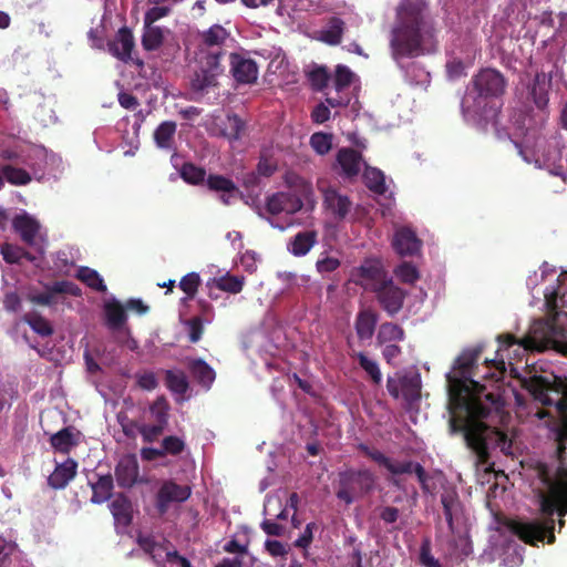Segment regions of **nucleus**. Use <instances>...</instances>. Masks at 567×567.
I'll use <instances>...</instances> for the list:
<instances>
[{
	"instance_id": "1",
	"label": "nucleus",
	"mask_w": 567,
	"mask_h": 567,
	"mask_svg": "<svg viewBox=\"0 0 567 567\" xmlns=\"http://www.w3.org/2000/svg\"><path fill=\"white\" fill-rule=\"evenodd\" d=\"M545 305L553 315L547 320L534 323L532 336L518 340L515 336L506 333L497 337L499 347L496 357L485 360L487 367L492 365L498 372L491 374V378L501 379L506 372V360L511 367V373L520 381L522 386L527 390L534 400L545 406L555 405L560 415V425L557 430L559 452L565 450L567 442V379L551 374L533 375L520 378L517 370L513 368L511 348L514 357L523 354L528 349L553 348L567 357V272L557 278V285L545 290Z\"/></svg>"
},
{
	"instance_id": "2",
	"label": "nucleus",
	"mask_w": 567,
	"mask_h": 567,
	"mask_svg": "<svg viewBox=\"0 0 567 567\" xmlns=\"http://www.w3.org/2000/svg\"><path fill=\"white\" fill-rule=\"evenodd\" d=\"M482 349L463 351L454 363L460 378L452 381L450 433H462L466 446L475 454L476 465H489V445L498 447L504 455H513V441L507 433L484 420L499 416L503 401L498 393L486 391V386L471 378L472 370L481 357Z\"/></svg>"
},
{
	"instance_id": "3",
	"label": "nucleus",
	"mask_w": 567,
	"mask_h": 567,
	"mask_svg": "<svg viewBox=\"0 0 567 567\" xmlns=\"http://www.w3.org/2000/svg\"><path fill=\"white\" fill-rule=\"evenodd\" d=\"M424 0H403L396 12L390 45L398 61L429 53L434 48L433 34L424 20Z\"/></svg>"
},
{
	"instance_id": "4",
	"label": "nucleus",
	"mask_w": 567,
	"mask_h": 567,
	"mask_svg": "<svg viewBox=\"0 0 567 567\" xmlns=\"http://www.w3.org/2000/svg\"><path fill=\"white\" fill-rule=\"evenodd\" d=\"M506 87L503 74L495 69H483L472 80L467 87L461 107L464 120L474 125L484 127L494 123L498 114L495 99L499 97Z\"/></svg>"
},
{
	"instance_id": "5",
	"label": "nucleus",
	"mask_w": 567,
	"mask_h": 567,
	"mask_svg": "<svg viewBox=\"0 0 567 567\" xmlns=\"http://www.w3.org/2000/svg\"><path fill=\"white\" fill-rule=\"evenodd\" d=\"M539 512L542 518L527 523L516 522L512 530L526 544L535 545L537 542H555L554 516L565 517L567 515V477L559 480L549 487L547 494L539 495Z\"/></svg>"
},
{
	"instance_id": "6",
	"label": "nucleus",
	"mask_w": 567,
	"mask_h": 567,
	"mask_svg": "<svg viewBox=\"0 0 567 567\" xmlns=\"http://www.w3.org/2000/svg\"><path fill=\"white\" fill-rule=\"evenodd\" d=\"M290 186L293 187V192H278L267 197L266 210L270 215L282 213L293 215L300 212L303 206L308 210H313L317 202L311 183L301 177H296Z\"/></svg>"
},
{
	"instance_id": "7",
	"label": "nucleus",
	"mask_w": 567,
	"mask_h": 567,
	"mask_svg": "<svg viewBox=\"0 0 567 567\" xmlns=\"http://www.w3.org/2000/svg\"><path fill=\"white\" fill-rule=\"evenodd\" d=\"M359 450L371 461L377 463L379 466L384 467L390 474L393 476H399L403 474H411L414 473L423 493H430L431 488L429 485L430 475L425 471V468L420 464L419 462L414 461H395L391 457L383 454L381 451L370 447L365 444H360ZM391 484L395 487H401L400 480L396 477H393L390 480Z\"/></svg>"
},
{
	"instance_id": "8",
	"label": "nucleus",
	"mask_w": 567,
	"mask_h": 567,
	"mask_svg": "<svg viewBox=\"0 0 567 567\" xmlns=\"http://www.w3.org/2000/svg\"><path fill=\"white\" fill-rule=\"evenodd\" d=\"M551 84V78L545 73L540 72L535 75L533 83L529 86V96L540 111L539 117L537 122L530 116H525L523 118L522 125H518L515 128V132L511 134L509 138L512 142H517L520 138L530 137L534 138V131L538 123H543L545 120L544 110L548 102V92Z\"/></svg>"
},
{
	"instance_id": "9",
	"label": "nucleus",
	"mask_w": 567,
	"mask_h": 567,
	"mask_svg": "<svg viewBox=\"0 0 567 567\" xmlns=\"http://www.w3.org/2000/svg\"><path fill=\"white\" fill-rule=\"evenodd\" d=\"M375 483L373 473L368 468H349L339 473L336 496L344 504L350 505L357 498L372 492Z\"/></svg>"
},
{
	"instance_id": "10",
	"label": "nucleus",
	"mask_w": 567,
	"mask_h": 567,
	"mask_svg": "<svg viewBox=\"0 0 567 567\" xmlns=\"http://www.w3.org/2000/svg\"><path fill=\"white\" fill-rule=\"evenodd\" d=\"M357 75L346 65H338L331 86H328L327 102L332 109L346 106L350 103L358 89Z\"/></svg>"
},
{
	"instance_id": "11",
	"label": "nucleus",
	"mask_w": 567,
	"mask_h": 567,
	"mask_svg": "<svg viewBox=\"0 0 567 567\" xmlns=\"http://www.w3.org/2000/svg\"><path fill=\"white\" fill-rule=\"evenodd\" d=\"M372 292L375 295L380 307L389 317H394L402 310L406 298V291L396 286L392 278L374 285Z\"/></svg>"
},
{
	"instance_id": "12",
	"label": "nucleus",
	"mask_w": 567,
	"mask_h": 567,
	"mask_svg": "<svg viewBox=\"0 0 567 567\" xmlns=\"http://www.w3.org/2000/svg\"><path fill=\"white\" fill-rule=\"evenodd\" d=\"M518 153L528 164L550 168L560 159L557 144H515Z\"/></svg>"
},
{
	"instance_id": "13",
	"label": "nucleus",
	"mask_w": 567,
	"mask_h": 567,
	"mask_svg": "<svg viewBox=\"0 0 567 567\" xmlns=\"http://www.w3.org/2000/svg\"><path fill=\"white\" fill-rule=\"evenodd\" d=\"M223 71L224 69L220 64L218 52L200 56V66L192 79V87L195 91H205L216 85V79Z\"/></svg>"
},
{
	"instance_id": "14",
	"label": "nucleus",
	"mask_w": 567,
	"mask_h": 567,
	"mask_svg": "<svg viewBox=\"0 0 567 567\" xmlns=\"http://www.w3.org/2000/svg\"><path fill=\"white\" fill-rule=\"evenodd\" d=\"M192 495L188 485H179L173 480L165 481L156 494V509L161 515L167 513L171 503H183Z\"/></svg>"
},
{
	"instance_id": "15",
	"label": "nucleus",
	"mask_w": 567,
	"mask_h": 567,
	"mask_svg": "<svg viewBox=\"0 0 567 567\" xmlns=\"http://www.w3.org/2000/svg\"><path fill=\"white\" fill-rule=\"evenodd\" d=\"M43 292L30 293L29 300L34 305L54 306L56 305V295H70L74 297L81 296V289L78 285L69 280L54 281L44 287Z\"/></svg>"
},
{
	"instance_id": "16",
	"label": "nucleus",
	"mask_w": 567,
	"mask_h": 567,
	"mask_svg": "<svg viewBox=\"0 0 567 567\" xmlns=\"http://www.w3.org/2000/svg\"><path fill=\"white\" fill-rule=\"evenodd\" d=\"M352 278L357 285L372 292V287L388 279L381 264L377 260L367 259L359 267L352 270Z\"/></svg>"
},
{
	"instance_id": "17",
	"label": "nucleus",
	"mask_w": 567,
	"mask_h": 567,
	"mask_svg": "<svg viewBox=\"0 0 567 567\" xmlns=\"http://www.w3.org/2000/svg\"><path fill=\"white\" fill-rule=\"evenodd\" d=\"M318 189L323 195V206L334 218L342 220L351 210L352 203L348 196L341 195L336 188L326 187L322 181L317 183Z\"/></svg>"
},
{
	"instance_id": "18",
	"label": "nucleus",
	"mask_w": 567,
	"mask_h": 567,
	"mask_svg": "<svg viewBox=\"0 0 567 567\" xmlns=\"http://www.w3.org/2000/svg\"><path fill=\"white\" fill-rule=\"evenodd\" d=\"M229 60L230 72L238 83L252 84L257 81L258 66L254 60L238 53H231Z\"/></svg>"
},
{
	"instance_id": "19",
	"label": "nucleus",
	"mask_w": 567,
	"mask_h": 567,
	"mask_svg": "<svg viewBox=\"0 0 567 567\" xmlns=\"http://www.w3.org/2000/svg\"><path fill=\"white\" fill-rule=\"evenodd\" d=\"M337 162L340 167L339 174L349 179L357 177L363 165L361 153L350 147L339 150Z\"/></svg>"
},
{
	"instance_id": "20",
	"label": "nucleus",
	"mask_w": 567,
	"mask_h": 567,
	"mask_svg": "<svg viewBox=\"0 0 567 567\" xmlns=\"http://www.w3.org/2000/svg\"><path fill=\"white\" fill-rule=\"evenodd\" d=\"M229 37L228 31L220 24H214L200 33V54L205 56L208 53H219L221 56V45Z\"/></svg>"
},
{
	"instance_id": "21",
	"label": "nucleus",
	"mask_w": 567,
	"mask_h": 567,
	"mask_svg": "<svg viewBox=\"0 0 567 567\" xmlns=\"http://www.w3.org/2000/svg\"><path fill=\"white\" fill-rule=\"evenodd\" d=\"M114 475L120 487H132L138 477V462L135 455H124L115 466Z\"/></svg>"
},
{
	"instance_id": "22",
	"label": "nucleus",
	"mask_w": 567,
	"mask_h": 567,
	"mask_svg": "<svg viewBox=\"0 0 567 567\" xmlns=\"http://www.w3.org/2000/svg\"><path fill=\"white\" fill-rule=\"evenodd\" d=\"M392 245L399 255L413 256L420 251L422 241L411 228L402 227L395 231Z\"/></svg>"
},
{
	"instance_id": "23",
	"label": "nucleus",
	"mask_w": 567,
	"mask_h": 567,
	"mask_svg": "<svg viewBox=\"0 0 567 567\" xmlns=\"http://www.w3.org/2000/svg\"><path fill=\"white\" fill-rule=\"evenodd\" d=\"M78 463L73 458H68L58 464L54 471L48 477V484L54 489H63L75 477Z\"/></svg>"
},
{
	"instance_id": "24",
	"label": "nucleus",
	"mask_w": 567,
	"mask_h": 567,
	"mask_svg": "<svg viewBox=\"0 0 567 567\" xmlns=\"http://www.w3.org/2000/svg\"><path fill=\"white\" fill-rule=\"evenodd\" d=\"M379 321V315L368 308L362 309L357 313L354 321V330L360 341L371 340Z\"/></svg>"
},
{
	"instance_id": "25",
	"label": "nucleus",
	"mask_w": 567,
	"mask_h": 567,
	"mask_svg": "<svg viewBox=\"0 0 567 567\" xmlns=\"http://www.w3.org/2000/svg\"><path fill=\"white\" fill-rule=\"evenodd\" d=\"M318 243V231L308 229L297 233L287 244L288 251L295 257L306 256Z\"/></svg>"
},
{
	"instance_id": "26",
	"label": "nucleus",
	"mask_w": 567,
	"mask_h": 567,
	"mask_svg": "<svg viewBox=\"0 0 567 567\" xmlns=\"http://www.w3.org/2000/svg\"><path fill=\"white\" fill-rule=\"evenodd\" d=\"M133 48L134 38L132 32L126 28L120 29L114 40L109 43L111 54L121 61L130 60Z\"/></svg>"
},
{
	"instance_id": "27",
	"label": "nucleus",
	"mask_w": 567,
	"mask_h": 567,
	"mask_svg": "<svg viewBox=\"0 0 567 567\" xmlns=\"http://www.w3.org/2000/svg\"><path fill=\"white\" fill-rule=\"evenodd\" d=\"M110 511L116 525L127 527L132 524L133 509L130 498L123 493L117 494L110 503Z\"/></svg>"
},
{
	"instance_id": "28",
	"label": "nucleus",
	"mask_w": 567,
	"mask_h": 567,
	"mask_svg": "<svg viewBox=\"0 0 567 567\" xmlns=\"http://www.w3.org/2000/svg\"><path fill=\"white\" fill-rule=\"evenodd\" d=\"M187 368L198 384L206 389L212 386L215 381L216 373L206 361L203 359H190L187 363Z\"/></svg>"
},
{
	"instance_id": "29",
	"label": "nucleus",
	"mask_w": 567,
	"mask_h": 567,
	"mask_svg": "<svg viewBox=\"0 0 567 567\" xmlns=\"http://www.w3.org/2000/svg\"><path fill=\"white\" fill-rule=\"evenodd\" d=\"M125 309L117 300L105 302V323L111 330H120L126 323L127 315Z\"/></svg>"
},
{
	"instance_id": "30",
	"label": "nucleus",
	"mask_w": 567,
	"mask_h": 567,
	"mask_svg": "<svg viewBox=\"0 0 567 567\" xmlns=\"http://www.w3.org/2000/svg\"><path fill=\"white\" fill-rule=\"evenodd\" d=\"M13 227L19 233L21 239L28 245H32L39 231V224L28 215L17 216L13 219Z\"/></svg>"
},
{
	"instance_id": "31",
	"label": "nucleus",
	"mask_w": 567,
	"mask_h": 567,
	"mask_svg": "<svg viewBox=\"0 0 567 567\" xmlns=\"http://www.w3.org/2000/svg\"><path fill=\"white\" fill-rule=\"evenodd\" d=\"M92 488L91 502L94 504H102L112 497L114 488L113 476L109 473L100 475L95 483H90Z\"/></svg>"
},
{
	"instance_id": "32",
	"label": "nucleus",
	"mask_w": 567,
	"mask_h": 567,
	"mask_svg": "<svg viewBox=\"0 0 567 567\" xmlns=\"http://www.w3.org/2000/svg\"><path fill=\"white\" fill-rule=\"evenodd\" d=\"M405 339V331L402 327L393 322H383L379 327L377 333L378 346H383L390 342H400Z\"/></svg>"
},
{
	"instance_id": "33",
	"label": "nucleus",
	"mask_w": 567,
	"mask_h": 567,
	"mask_svg": "<svg viewBox=\"0 0 567 567\" xmlns=\"http://www.w3.org/2000/svg\"><path fill=\"white\" fill-rule=\"evenodd\" d=\"M244 281V277L227 274L219 278H213L207 282V287H216L219 290L236 295L243 290Z\"/></svg>"
},
{
	"instance_id": "34",
	"label": "nucleus",
	"mask_w": 567,
	"mask_h": 567,
	"mask_svg": "<svg viewBox=\"0 0 567 567\" xmlns=\"http://www.w3.org/2000/svg\"><path fill=\"white\" fill-rule=\"evenodd\" d=\"M343 27L344 23L341 19L333 18L319 31L318 39L328 44L336 45L341 41Z\"/></svg>"
},
{
	"instance_id": "35",
	"label": "nucleus",
	"mask_w": 567,
	"mask_h": 567,
	"mask_svg": "<svg viewBox=\"0 0 567 567\" xmlns=\"http://www.w3.org/2000/svg\"><path fill=\"white\" fill-rule=\"evenodd\" d=\"M350 357L358 360L360 368L370 377L373 384L379 385L382 382V373L377 361L363 352L352 351Z\"/></svg>"
},
{
	"instance_id": "36",
	"label": "nucleus",
	"mask_w": 567,
	"mask_h": 567,
	"mask_svg": "<svg viewBox=\"0 0 567 567\" xmlns=\"http://www.w3.org/2000/svg\"><path fill=\"white\" fill-rule=\"evenodd\" d=\"M52 447L61 453H69L78 444L71 427H64L50 437Z\"/></svg>"
},
{
	"instance_id": "37",
	"label": "nucleus",
	"mask_w": 567,
	"mask_h": 567,
	"mask_svg": "<svg viewBox=\"0 0 567 567\" xmlns=\"http://www.w3.org/2000/svg\"><path fill=\"white\" fill-rule=\"evenodd\" d=\"M365 186L373 193L383 195L386 192L384 174L374 167H365L363 173Z\"/></svg>"
},
{
	"instance_id": "38",
	"label": "nucleus",
	"mask_w": 567,
	"mask_h": 567,
	"mask_svg": "<svg viewBox=\"0 0 567 567\" xmlns=\"http://www.w3.org/2000/svg\"><path fill=\"white\" fill-rule=\"evenodd\" d=\"M171 405L164 395L157 396L150 405L151 417L154 423L168 425Z\"/></svg>"
},
{
	"instance_id": "39",
	"label": "nucleus",
	"mask_w": 567,
	"mask_h": 567,
	"mask_svg": "<svg viewBox=\"0 0 567 567\" xmlns=\"http://www.w3.org/2000/svg\"><path fill=\"white\" fill-rule=\"evenodd\" d=\"M0 173L11 185L23 186L31 182V175L23 168L6 164L0 167Z\"/></svg>"
},
{
	"instance_id": "40",
	"label": "nucleus",
	"mask_w": 567,
	"mask_h": 567,
	"mask_svg": "<svg viewBox=\"0 0 567 567\" xmlns=\"http://www.w3.org/2000/svg\"><path fill=\"white\" fill-rule=\"evenodd\" d=\"M165 384L169 391L176 394H185L189 388L187 378L183 371L166 370Z\"/></svg>"
},
{
	"instance_id": "41",
	"label": "nucleus",
	"mask_w": 567,
	"mask_h": 567,
	"mask_svg": "<svg viewBox=\"0 0 567 567\" xmlns=\"http://www.w3.org/2000/svg\"><path fill=\"white\" fill-rule=\"evenodd\" d=\"M23 321L28 323L31 329L41 337H50L53 334V327L41 315L37 312H29L23 316Z\"/></svg>"
},
{
	"instance_id": "42",
	"label": "nucleus",
	"mask_w": 567,
	"mask_h": 567,
	"mask_svg": "<svg viewBox=\"0 0 567 567\" xmlns=\"http://www.w3.org/2000/svg\"><path fill=\"white\" fill-rule=\"evenodd\" d=\"M164 40V31L159 27L145 25L142 37V45L147 51L157 50Z\"/></svg>"
},
{
	"instance_id": "43",
	"label": "nucleus",
	"mask_w": 567,
	"mask_h": 567,
	"mask_svg": "<svg viewBox=\"0 0 567 567\" xmlns=\"http://www.w3.org/2000/svg\"><path fill=\"white\" fill-rule=\"evenodd\" d=\"M78 278L85 285H87L90 288L99 292H105L107 289L100 274L96 270L91 269L89 267L80 268L78 272Z\"/></svg>"
},
{
	"instance_id": "44",
	"label": "nucleus",
	"mask_w": 567,
	"mask_h": 567,
	"mask_svg": "<svg viewBox=\"0 0 567 567\" xmlns=\"http://www.w3.org/2000/svg\"><path fill=\"white\" fill-rule=\"evenodd\" d=\"M244 124L237 115H228L223 121L221 136L229 141H236L243 137Z\"/></svg>"
},
{
	"instance_id": "45",
	"label": "nucleus",
	"mask_w": 567,
	"mask_h": 567,
	"mask_svg": "<svg viewBox=\"0 0 567 567\" xmlns=\"http://www.w3.org/2000/svg\"><path fill=\"white\" fill-rule=\"evenodd\" d=\"M161 447L164 453V456H177L185 451L186 444L184 440H182L181 437L176 435H168L163 439Z\"/></svg>"
},
{
	"instance_id": "46",
	"label": "nucleus",
	"mask_w": 567,
	"mask_h": 567,
	"mask_svg": "<svg viewBox=\"0 0 567 567\" xmlns=\"http://www.w3.org/2000/svg\"><path fill=\"white\" fill-rule=\"evenodd\" d=\"M182 178L189 184H199L204 182L206 172L192 163H185L181 168Z\"/></svg>"
},
{
	"instance_id": "47",
	"label": "nucleus",
	"mask_w": 567,
	"mask_h": 567,
	"mask_svg": "<svg viewBox=\"0 0 567 567\" xmlns=\"http://www.w3.org/2000/svg\"><path fill=\"white\" fill-rule=\"evenodd\" d=\"M209 189L233 194L237 190L235 183L221 175H209L207 178Z\"/></svg>"
},
{
	"instance_id": "48",
	"label": "nucleus",
	"mask_w": 567,
	"mask_h": 567,
	"mask_svg": "<svg viewBox=\"0 0 567 567\" xmlns=\"http://www.w3.org/2000/svg\"><path fill=\"white\" fill-rule=\"evenodd\" d=\"M202 279L197 272H189L185 275L179 281V288L186 293L187 299H194Z\"/></svg>"
},
{
	"instance_id": "49",
	"label": "nucleus",
	"mask_w": 567,
	"mask_h": 567,
	"mask_svg": "<svg viewBox=\"0 0 567 567\" xmlns=\"http://www.w3.org/2000/svg\"><path fill=\"white\" fill-rule=\"evenodd\" d=\"M395 276L404 284H414L419 279L417 268L408 261L402 262L394 269Z\"/></svg>"
},
{
	"instance_id": "50",
	"label": "nucleus",
	"mask_w": 567,
	"mask_h": 567,
	"mask_svg": "<svg viewBox=\"0 0 567 567\" xmlns=\"http://www.w3.org/2000/svg\"><path fill=\"white\" fill-rule=\"evenodd\" d=\"M166 425H162L158 423L146 424L143 423L138 427V433L141 434L143 441L145 443H153L157 441V439L164 433L166 430Z\"/></svg>"
},
{
	"instance_id": "51",
	"label": "nucleus",
	"mask_w": 567,
	"mask_h": 567,
	"mask_svg": "<svg viewBox=\"0 0 567 567\" xmlns=\"http://www.w3.org/2000/svg\"><path fill=\"white\" fill-rule=\"evenodd\" d=\"M1 255L8 264H20L23 260L24 249L11 244H4L1 247Z\"/></svg>"
},
{
	"instance_id": "52",
	"label": "nucleus",
	"mask_w": 567,
	"mask_h": 567,
	"mask_svg": "<svg viewBox=\"0 0 567 567\" xmlns=\"http://www.w3.org/2000/svg\"><path fill=\"white\" fill-rule=\"evenodd\" d=\"M116 420L121 425V429L126 437L134 439L136 436V432H138V427L141 424L130 419L125 412H118L116 415Z\"/></svg>"
},
{
	"instance_id": "53",
	"label": "nucleus",
	"mask_w": 567,
	"mask_h": 567,
	"mask_svg": "<svg viewBox=\"0 0 567 567\" xmlns=\"http://www.w3.org/2000/svg\"><path fill=\"white\" fill-rule=\"evenodd\" d=\"M420 564L423 567H442L439 559H436L431 553L430 540H424L420 547Z\"/></svg>"
},
{
	"instance_id": "54",
	"label": "nucleus",
	"mask_w": 567,
	"mask_h": 567,
	"mask_svg": "<svg viewBox=\"0 0 567 567\" xmlns=\"http://www.w3.org/2000/svg\"><path fill=\"white\" fill-rule=\"evenodd\" d=\"M401 390L406 398L420 396V380L417 378L403 377L400 380Z\"/></svg>"
},
{
	"instance_id": "55",
	"label": "nucleus",
	"mask_w": 567,
	"mask_h": 567,
	"mask_svg": "<svg viewBox=\"0 0 567 567\" xmlns=\"http://www.w3.org/2000/svg\"><path fill=\"white\" fill-rule=\"evenodd\" d=\"M186 324L188 327V339L192 343H196L200 340L204 327H203V320L200 317H193L189 320L186 321Z\"/></svg>"
},
{
	"instance_id": "56",
	"label": "nucleus",
	"mask_w": 567,
	"mask_h": 567,
	"mask_svg": "<svg viewBox=\"0 0 567 567\" xmlns=\"http://www.w3.org/2000/svg\"><path fill=\"white\" fill-rule=\"evenodd\" d=\"M171 8L167 6H155L148 9L144 16V24L153 25L157 20L168 16Z\"/></svg>"
},
{
	"instance_id": "57",
	"label": "nucleus",
	"mask_w": 567,
	"mask_h": 567,
	"mask_svg": "<svg viewBox=\"0 0 567 567\" xmlns=\"http://www.w3.org/2000/svg\"><path fill=\"white\" fill-rule=\"evenodd\" d=\"M176 131L174 122H163L154 132L155 142H168Z\"/></svg>"
},
{
	"instance_id": "58",
	"label": "nucleus",
	"mask_w": 567,
	"mask_h": 567,
	"mask_svg": "<svg viewBox=\"0 0 567 567\" xmlns=\"http://www.w3.org/2000/svg\"><path fill=\"white\" fill-rule=\"evenodd\" d=\"M137 385L146 391H152L157 388L158 381L154 372H144L136 374Z\"/></svg>"
},
{
	"instance_id": "59",
	"label": "nucleus",
	"mask_w": 567,
	"mask_h": 567,
	"mask_svg": "<svg viewBox=\"0 0 567 567\" xmlns=\"http://www.w3.org/2000/svg\"><path fill=\"white\" fill-rule=\"evenodd\" d=\"M315 529H317V524L315 522L308 523L303 533L295 542V546L298 548H308L312 543Z\"/></svg>"
},
{
	"instance_id": "60",
	"label": "nucleus",
	"mask_w": 567,
	"mask_h": 567,
	"mask_svg": "<svg viewBox=\"0 0 567 567\" xmlns=\"http://www.w3.org/2000/svg\"><path fill=\"white\" fill-rule=\"evenodd\" d=\"M316 267L320 274L332 272L340 267V260L334 257H324L317 261Z\"/></svg>"
},
{
	"instance_id": "61",
	"label": "nucleus",
	"mask_w": 567,
	"mask_h": 567,
	"mask_svg": "<svg viewBox=\"0 0 567 567\" xmlns=\"http://www.w3.org/2000/svg\"><path fill=\"white\" fill-rule=\"evenodd\" d=\"M443 512L455 511L458 506V496L454 491H446L441 495Z\"/></svg>"
},
{
	"instance_id": "62",
	"label": "nucleus",
	"mask_w": 567,
	"mask_h": 567,
	"mask_svg": "<svg viewBox=\"0 0 567 567\" xmlns=\"http://www.w3.org/2000/svg\"><path fill=\"white\" fill-rule=\"evenodd\" d=\"M330 107L329 103L326 101L324 103H320L312 111V118L316 123H323L330 117Z\"/></svg>"
},
{
	"instance_id": "63",
	"label": "nucleus",
	"mask_w": 567,
	"mask_h": 567,
	"mask_svg": "<svg viewBox=\"0 0 567 567\" xmlns=\"http://www.w3.org/2000/svg\"><path fill=\"white\" fill-rule=\"evenodd\" d=\"M310 80L312 82V85L316 86L317 89H322V87L327 86L329 78H328V73H327L326 69L318 68V69L313 70L310 73Z\"/></svg>"
},
{
	"instance_id": "64",
	"label": "nucleus",
	"mask_w": 567,
	"mask_h": 567,
	"mask_svg": "<svg viewBox=\"0 0 567 567\" xmlns=\"http://www.w3.org/2000/svg\"><path fill=\"white\" fill-rule=\"evenodd\" d=\"M137 543L146 554L155 558V551L159 546L152 536H138Z\"/></svg>"
}]
</instances>
